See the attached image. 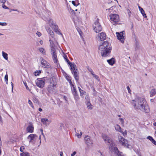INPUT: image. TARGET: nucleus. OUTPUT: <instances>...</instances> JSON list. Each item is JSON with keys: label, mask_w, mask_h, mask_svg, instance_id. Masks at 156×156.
<instances>
[{"label": "nucleus", "mask_w": 156, "mask_h": 156, "mask_svg": "<svg viewBox=\"0 0 156 156\" xmlns=\"http://www.w3.org/2000/svg\"><path fill=\"white\" fill-rule=\"evenodd\" d=\"M133 101H135L134 106L136 110H140L146 113L149 111L148 106L147 105L145 99L142 98H137Z\"/></svg>", "instance_id": "f257e3e1"}, {"label": "nucleus", "mask_w": 156, "mask_h": 156, "mask_svg": "<svg viewBox=\"0 0 156 156\" xmlns=\"http://www.w3.org/2000/svg\"><path fill=\"white\" fill-rule=\"evenodd\" d=\"M94 30L96 33H98L102 30V27L99 22L98 19L95 21L93 25Z\"/></svg>", "instance_id": "f03ea898"}, {"label": "nucleus", "mask_w": 156, "mask_h": 156, "mask_svg": "<svg viewBox=\"0 0 156 156\" xmlns=\"http://www.w3.org/2000/svg\"><path fill=\"white\" fill-rule=\"evenodd\" d=\"M49 42L50 45L51 49H58V48L61 49L55 39H51L49 37Z\"/></svg>", "instance_id": "7ed1b4c3"}, {"label": "nucleus", "mask_w": 156, "mask_h": 156, "mask_svg": "<svg viewBox=\"0 0 156 156\" xmlns=\"http://www.w3.org/2000/svg\"><path fill=\"white\" fill-rule=\"evenodd\" d=\"M102 138L104 140L105 143L107 142L108 144L107 143V144L108 145L109 147H112L113 145L112 142V140L109 138V137L106 134H103L102 135Z\"/></svg>", "instance_id": "20e7f679"}, {"label": "nucleus", "mask_w": 156, "mask_h": 156, "mask_svg": "<svg viewBox=\"0 0 156 156\" xmlns=\"http://www.w3.org/2000/svg\"><path fill=\"white\" fill-rule=\"evenodd\" d=\"M116 34L118 39L122 43H123L125 37V34H124V31L121 32L119 33L117 32Z\"/></svg>", "instance_id": "39448f33"}, {"label": "nucleus", "mask_w": 156, "mask_h": 156, "mask_svg": "<svg viewBox=\"0 0 156 156\" xmlns=\"http://www.w3.org/2000/svg\"><path fill=\"white\" fill-rule=\"evenodd\" d=\"M119 141L120 143L124 146H126L129 148L128 145L127 144V140L123 137L120 136L119 137Z\"/></svg>", "instance_id": "423d86ee"}, {"label": "nucleus", "mask_w": 156, "mask_h": 156, "mask_svg": "<svg viewBox=\"0 0 156 156\" xmlns=\"http://www.w3.org/2000/svg\"><path fill=\"white\" fill-rule=\"evenodd\" d=\"M111 49H103L101 52V55L102 57H105L108 56L111 52Z\"/></svg>", "instance_id": "0eeeda50"}, {"label": "nucleus", "mask_w": 156, "mask_h": 156, "mask_svg": "<svg viewBox=\"0 0 156 156\" xmlns=\"http://www.w3.org/2000/svg\"><path fill=\"white\" fill-rule=\"evenodd\" d=\"M111 48L109 45L108 42L105 41L100 45L98 49H111Z\"/></svg>", "instance_id": "6e6552de"}, {"label": "nucleus", "mask_w": 156, "mask_h": 156, "mask_svg": "<svg viewBox=\"0 0 156 156\" xmlns=\"http://www.w3.org/2000/svg\"><path fill=\"white\" fill-rule=\"evenodd\" d=\"M109 16L111 21L114 23H117L119 20V16L117 14H111Z\"/></svg>", "instance_id": "1a4fd4ad"}, {"label": "nucleus", "mask_w": 156, "mask_h": 156, "mask_svg": "<svg viewBox=\"0 0 156 156\" xmlns=\"http://www.w3.org/2000/svg\"><path fill=\"white\" fill-rule=\"evenodd\" d=\"M45 83V80L44 79H40L36 82V84L37 86L40 88H42L44 86Z\"/></svg>", "instance_id": "9d476101"}, {"label": "nucleus", "mask_w": 156, "mask_h": 156, "mask_svg": "<svg viewBox=\"0 0 156 156\" xmlns=\"http://www.w3.org/2000/svg\"><path fill=\"white\" fill-rule=\"evenodd\" d=\"M41 63L42 64V66L45 68H49L50 67L49 64L42 58H40Z\"/></svg>", "instance_id": "9b49d317"}, {"label": "nucleus", "mask_w": 156, "mask_h": 156, "mask_svg": "<svg viewBox=\"0 0 156 156\" xmlns=\"http://www.w3.org/2000/svg\"><path fill=\"white\" fill-rule=\"evenodd\" d=\"M51 52L52 58L54 62L55 63H57V62H58V61L57 59V57L55 49H52Z\"/></svg>", "instance_id": "f8f14e48"}, {"label": "nucleus", "mask_w": 156, "mask_h": 156, "mask_svg": "<svg viewBox=\"0 0 156 156\" xmlns=\"http://www.w3.org/2000/svg\"><path fill=\"white\" fill-rule=\"evenodd\" d=\"M84 140L86 144L89 146H90L93 144V140L89 136H86L84 138Z\"/></svg>", "instance_id": "ddd939ff"}, {"label": "nucleus", "mask_w": 156, "mask_h": 156, "mask_svg": "<svg viewBox=\"0 0 156 156\" xmlns=\"http://www.w3.org/2000/svg\"><path fill=\"white\" fill-rule=\"evenodd\" d=\"M97 38L99 41H103L106 38V34L105 33L103 32H102L100 34H98Z\"/></svg>", "instance_id": "4468645a"}, {"label": "nucleus", "mask_w": 156, "mask_h": 156, "mask_svg": "<svg viewBox=\"0 0 156 156\" xmlns=\"http://www.w3.org/2000/svg\"><path fill=\"white\" fill-rule=\"evenodd\" d=\"M74 22L75 26L77 27V28H80L82 25V22L81 21L77 18L74 19Z\"/></svg>", "instance_id": "2eb2a0df"}, {"label": "nucleus", "mask_w": 156, "mask_h": 156, "mask_svg": "<svg viewBox=\"0 0 156 156\" xmlns=\"http://www.w3.org/2000/svg\"><path fill=\"white\" fill-rule=\"evenodd\" d=\"M37 136V135L35 134H30L27 137V139H30L29 142L34 144V141L35 138Z\"/></svg>", "instance_id": "dca6fc26"}, {"label": "nucleus", "mask_w": 156, "mask_h": 156, "mask_svg": "<svg viewBox=\"0 0 156 156\" xmlns=\"http://www.w3.org/2000/svg\"><path fill=\"white\" fill-rule=\"evenodd\" d=\"M72 73L73 74L75 80L77 81L79 79L78 76L79 73L77 69H74V70L72 72Z\"/></svg>", "instance_id": "f3484780"}, {"label": "nucleus", "mask_w": 156, "mask_h": 156, "mask_svg": "<svg viewBox=\"0 0 156 156\" xmlns=\"http://www.w3.org/2000/svg\"><path fill=\"white\" fill-rule=\"evenodd\" d=\"M114 151L115 154L117 155L116 156H123V155L122 154V152H120L119 151L117 147H114Z\"/></svg>", "instance_id": "a211bd4d"}, {"label": "nucleus", "mask_w": 156, "mask_h": 156, "mask_svg": "<svg viewBox=\"0 0 156 156\" xmlns=\"http://www.w3.org/2000/svg\"><path fill=\"white\" fill-rule=\"evenodd\" d=\"M50 80L51 86L53 87L55 86L56 85V79L55 78L52 77L50 79Z\"/></svg>", "instance_id": "6ab92c4d"}, {"label": "nucleus", "mask_w": 156, "mask_h": 156, "mask_svg": "<svg viewBox=\"0 0 156 156\" xmlns=\"http://www.w3.org/2000/svg\"><path fill=\"white\" fill-rule=\"evenodd\" d=\"M27 131L28 132H29L30 133H32L34 132V127L32 125H29L27 128Z\"/></svg>", "instance_id": "aec40b11"}, {"label": "nucleus", "mask_w": 156, "mask_h": 156, "mask_svg": "<svg viewBox=\"0 0 156 156\" xmlns=\"http://www.w3.org/2000/svg\"><path fill=\"white\" fill-rule=\"evenodd\" d=\"M54 27L52 28L55 31L56 33L57 34H60V35H62V34L60 32V30L58 28L57 25H56V26H54Z\"/></svg>", "instance_id": "412c9836"}, {"label": "nucleus", "mask_w": 156, "mask_h": 156, "mask_svg": "<svg viewBox=\"0 0 156 156\" xmlns=\"http://www.w3.org/2000/svg\"><path fill=\"white\" fill-rule=\"evenodd\" d=\"M107 62L109 65L113 66L115 63V59L112 58L110 59L107 60Z\"/></svg>", "instance_id": "4be33fe9"}, {"label": "nucleus", "mask_w": 156, "mask_h": 156, "mask_svg": "<svg viewBox=\"0 0 156 156\" xmlns=\"http://www.w3.org/2000/svg\"><path fill=\"white\" fill-rule=\"evenodd\" d=\"M49 24L51 26V27L52 28L54 27V26H56L57 25L54 22L53 20L52 19H50L49 21Z\"/></svg>", "instance_id": "5701e85b"}, {"label": "nucleus", "mask_w": 156, "mask_h": 156, "mask_svg": "<svg viewBox=\"0 0 156 156\" xmlns=\"http://www.w3.org/2000/svg\"><path fill=\"white\" fill-rule=\"evenodd\" d=\"M48 32L49 34L50 37H49L51 38L50 37L52 38L51 39H54V33L51 30L49 29L48 31Z\"/></svg>", "instance_id": "b1692460"}, {"label": "nucleus", "mask_w": 156, "mask_h": 156, "mask_svg": "<svg viewBox=\"0 0 156 156\" xmlns=\"http://www.w3.org/2000/svg\"><path fill=\"white\" fill-rule=\"evenodd\" d=\"M156 94V90L154 89H151L150 92V96L152 97L154 96Z\"/></svg>", "instance_id": "393cba45"}, {"label": "nucleus", "mask_w": 156, "mask_h": 156, "mask_svg": "<svg viewBox=\"0 0 156 156\" xmlns=\"http://www.w3.org/2000/svg\"><path fill=\"white\" fill-rule=\"evenodd\" d=\"M69 65L70 66V69L71 72L73 71L74 69L76 70V65L75 64H73L71 63V64H69Z\"/></svg>", "instance_id": "a878e982"}, {"label": "nucleus", "mask_w": 156, "mask_h": 156, "mask_svg": "<svg viewBox=\"0 0 156 156\" xmlns=\"http://www.w3.org/2000/svg\"><path fill=\"white\" fill-rule=\"evenodd\" d=\"M87 105V108L88 109H92V105L91 104V103L90 102V101H87V104H86Z\"/></svg>", "instance_id": "bb28decb"}, {"label": "nucleus", "mask_w": 156, "mask_h": 156, "mask_svg": "<svg viewBox=\"0 0 156 156\" xmlns=\"http://www.w3.org/2000/svg\"><path fill=\"white\" fill-rule=\"evenodd\" d=\"M115 129L117 131L122 132L121 128V127L118 125H117L115 126Z\"/></svg>", "instance_id": "cd10ccee"}, {"label": "nucleus", "mask_w": 156, "mask_h": 156, "mask_svg": "<svg viewBox=\"0 0 156 156\" xmlns=\"http://www.w3.org/2000/svg\"><path fill=\"white\" fill-rule=\"evenodd\" d=\"M20 156H30L28 152H23L20 154Z\"/></svg>", "instance_id": "c85d7f7f"}, {"label": "nucleus", "mask_w": 156, "mask_h": 156, "mask_svg": "<svg viewBox=\"0 0 156 156\" xmlns=\"http://www.w3.org/2000/svg\"><path fill=\"white\" fill-rule=\"evenodd\" d=\"M72 4L75 6L78 5L80 3H79L78 0H76V1H73L72 2Z\"/></svg>", "instance_id": "c756f323"}, {"label": "nucleus", "mask_w": 156, "mask_h": 156, "mask_svg": "<svg viewBox=\"0 0 156 156\" xmlns=\"http://www.w3.org/2000/svg\"><path fill=\"white\" fill-rule=\"evenodd\" d=\"M2 56L5 60H8V54L4 51L2 52Z\"/></svg>", "instance_id": "7c9ffc66"}, {"label": "nucleus", "mask_w": 156, "mask_h": 156, "mask_svg": "<svg viewBox=\"0 0 156 156\" xmlns=\"http://www.w3.org/2000/svg\"><path fill=\"white\" fill-rule=\"evenodd\" d=\"M140 12L141 14L145 18H147V16L145 13L144 11V10L143 9H141L140 10Z\"/></svg>", "instance_id": "2f4dec72"}, {"label": "nucleus", "mask_w": 156, "mask_h": 156, "mask_svg": "<svg viewBox=\"0 0 156 156\" xmlns=\"http://www.w3.org/2000/svg\"><path fill=\"white\" fill-rule=\"evenodd\" d=\"M71 89L73 94H77L76 90L74 87H73V88L71 87Z\"/></svg>", "instance_id": "473e14b6"}, {"label": "nucleus", "mask_w": 156, "mask_h": 156, "mask_svg": "<svg viewBox=\"0 0 156 156\" xmlns=\"http://www.w3.org/2000/svg\"><path fill=\"white\" fill-rule=\"evenodd\" d=\"M74 96V98L75 99L76 101H77L79 99V97L77 94H73Z\"/></svg>", "instance_id": "72a5a7b5"}, {"label": "nucleus", "mask_w": 156, "mask_h": 156, "mask_svg": "<svg viewBox=\"0 0 156 156\" xmlns=\"http://www.w3.org/2000/svg\"><path fill=\"white\" fill-rule=\"evenodd\" d=\"M33 101L34 103L37 104H39V101L36 98L34 97L33 98Z\"/></svg>", "instance_id": "f704fd0d"}, {"label": "nucleus", "mask_w": 156, "mask_h": 156, "mask_svg": "<svg viewBox=\"0 0 156 156\" xmlns=\"http://www.w3.org/2000/svg\"><path fill=\"white\" fill-rule=\"evenodd\" d=\"M82 132L81 131L80 132V134L79 133H76V136L78 138H80L81 137V136L82 135Z\"/></svg>", "instance_id": "c9c22d12"}, {"label": "nucleus", "mask_w": 156, "mask_h": 156, "mask_svg": "<svg viewBox=\"0 0 156 156\" xmlns=\"http://www.w3.org/2000/svg\"><path fill=\"white\" fill-rule=\"evenodd\" d=\"M41 73V70L36 71L34 73V74L35 76H37Z\"/></svg>", "instance_id": "e433bc0d"}, {"label": "nucleus", "mask_w": 156, "mask_h": 156, "mask_svg": "<svg viewBox=\"0 0 156 156\" xmlns=\"http://www.w3.org/2000/svg\"><path fill=\"white\" fill-rule=\"evenodd\" d=\"M48 120V119L46 118H44L42 119H41V122H42L44 124H45L46 122Z\"/></svg>", "instance_id": "4c0bfd02"}, {"label": "nucleus", "mask_w": 156, "mask_h": 156, "mask_svg": "<svg viewBox=\"0 0 156 156\" xmlns=\"http://www.w3.org/2000/svg\"><path fill=\"white\" fill-rule=\"evenodd\" d=\"M93 77H94L98 81H99L100 79L98 76L94 74L92 75Z\"/></svg>", "instance_id": "58836bf2"}, {"label": "nucleus", "mask_w": 156, "mask_h": 156, "mask_svg": "<svg viewBox=\"0 0 156 156\" xmlns=\"http://www.w3.org/2000/svg\"><path fill=\"white\" fill-rule=\"evenodd\" d=\"M64 58L66 59V62H67V63H68V64H71V62H70L69 61V60L67 58V57L66 56H65L64 57Z\"/></svg>", "instance_id": "ea45409f"}, {"label": "nucleus", "mask_w": 156, "mask_h": 156, "mask_svg": "<svg viewBox=\"0 0 156 156\" xmlns=\"http://www.w3.org/2000/svg\"><path fill=\"white\" fill-rule=\"evenodd\" d=\"M28 102V104L31 106V107L33 109H34V107L32 101L30 100H29Z\"/></svg>", "instance_id": "a19ab883"}, {"label": "nucleus", "mask_w": 156, "mask_h": 156, "mask_svg": "<svg viewBox=\"0 0 156 156\" xmlns=\"http://www.w3.org/2000/svg\"><path fill=\"white\" fill-rule=\"evenodd\" d=\"M5 80L7 84H8V76L7 74H6L5 76Z\"/></svg>", "instance_id": "79ce46f5"}, {"label": "nucleus", "mask_w": 156, "mask_h": 156, "mask_svg": "<svg viewBox=\"0 0 156 156\" xmlns=\"http://www.w3.org/2000/svg\"><path fill=\"white\" fill-rule=\"evenodd\" d=\"M66 80H67V81L69 82L71 81V77L68 75L66 76Z\"/></svg>", "instance_id": "37998d69"}, {"label": "nucleus", "mask_w": 156, "mask_h": 156, "mask_svg": "<svg viewBox=\"0 0 156 156\" xmlns=\"http://www.w3.org/2000/svg\"><path fill=\"white\" fill-rule=\"evenodd\" d=\"M40 51L43 55L45 54V51L44 49H39Z\"/></svg>", "instance_id": "c03bdc74"}, {"label": "nucleus", "mask_w": 156, "mask_h": 156, "mask_svg": "<svg viewBox=\"0 0 156 156\" xmlns=\"http://www.w3.org/2000/svg\"><path fill=\"white\" fill-rule=\"evenodd\" d=\"M7 25V23L5 22L1 23L0 22V25L2 26H6Z\"/></svg>", "instance_id": "a18cd8bd"}, {"label": "nucleus", "mask_w": 156, "mask_h": 156, "mask_svg": "<svg viewBox=\"0 0 156 156\" xmlns=\"http://www.w3.org/2000/svg\"><path fill=\"white\" fill-rule=\"evenodd\" d=\"M85 99L87 100V101H90V99L89 96L88 95H87L85 97Z\"/></svg>", "instance_id": "49530a36"}, {"label": "nucleus", "mask_w": 156, "mask_h": 156, "mask_svg": "<svg viewBox=\"0 0 156 156\" xmlns=\"http://www.w3.org/2000/svg\"><path fill=\"white\" fill-rule=\"evenodd\" d=\"M113 9V6H112L109 9H106V10L108 11V12H111L112 11L111 10H112Z\"/></svg>", "instance_id": "de8ad7c7"}, {"label": "nucleus", "mask_w": 156, "mask_h": 156, "mask_svg": "<svg viewBox=\"0 0 156 156\" xmlns=\"http://www.w3.org/2000/svg\"><path fill=\"white\" fill-rule=\"evenodd\" d=\"M147 139L150 140L151 141L153 139V137L150 136H148L147 137Z\"/></svg>", "instance_id": "09e8293b"}, {"label": "nucleus", "mask_w": 156, "mask_h": 156, "mask_svg": "<svg viewBox=\"0 0 156 156\" xmlns=\"http://www.w3.org/2000/svg\"><path fill=\"white\" fill-rule=\"evenodd\" d=\"M25 149V148L23 146H21L20 148V151L21 152H23V150Z\"/></svg>", "instance_id": "8fccbe9b"}, {"label": "nucleus", "mask_w": 156, "mask_h": 156, "mask_svg": "<svg viewBox=\"0 0 156 156\" xmlns=\"http://www.w3.org/2000/svg\"><path fill=\"white\" fill-rule=\"evenodd\" d=\"M127 12L129 15V17H130L131 16V11L129 9H127Z\"/></svg>", "instance_id": "3c124183"}, {"label": "nucleus", "mask_w": 156, "mask_h": 156, "mask_svg": "<svg viewBox=\"0 0 156 156\" xmlns=\"http://www.w3.org/2000/svg\"><path fill=\"white\" fill-rule=\"evenodd\" d=\"M2 7L3 8L5 9H9L8 7L5 6L4 4H3L2 5Z\"/></svg>", "instance_id": "603ef678"}, {"label": "nucleus", "mask_w": 156, "mask_h": 156, "mask_svg": "<svg viewBox=\"0 0 156 156\" xmlns=\"http://www.w3.org/2000/svg\"><path fill=\"white\" fill-rule=\"evenodd\" d=\"M36 34L38 37H40L41 35V33L38 31H37L36 32Z\"/></svg>", "instance_id": "864d4df0"}, {"label": "nucleus", "mask_w": 156, "mask_h": 156, "mask_svg": "<svg viewBox=\"0 0 156 156\" xmlns=\"http://www.w3.org/2000/svg\"><path fill=\"white\" fill-rule=\"evenodd\" d=\"M88 71H89L91 73V74H92V75L93 74H94V72H93V71L92 69L91 68H90V69H89V70H88Z\"/></svg>", "instance_id": "5fc2aeb1"}, {"label": "nucleus", "mask_w": 156, "mask_h": 156, "mask_svg": "<svg viewBox=\"0 0 156 156\" xmlns=\"http://www.w3.org/2000/svg\"><path fill=\"white\" fill-rule=\"evenodd\" d=\"M126 88H127V89L128 90V92L130 93L131 92V90H130V89L129 88V87L128 86H127L126 87Z\"/></svg>", "instance_id": "6e6d98bb"}, {"label": "nucleus", "mask_w": 156, "mask_h": 156, "mask_svg": "<svg viewBox=\"0 0 156 156\" xmlns=\"http://www.w3.org/2000/svg\"><path fill=\"white\" fill-rule=\"evenodd\" d=\"M85 92L82 90V91H81V92H80V95L81 96H82L83 94H84V93Z\"/></svg>", "instance_id": "4d7b16f0"}, {"label": "nucleus", "mask_w": 156, "mask_h": 156, "mask_svg": "<svg viewBox=\"0 0 156 156\" xmlns=\"http://www.w3.org/2000/svg\"><path fill=\"white\" fill-rule=\"evenodd\" d=\"M119 120L121 122L122 124H123L124 123V120L122 118H119Z\"/></svg>", "instance_id": "13d9d810"}, {"label": "nucleus", "mask_w": 156, "mask_h": 156, "mask_svg": "<svg viewBox=\"0 0 156 156\" xmlns=\"http://www.w3.org/2000/svg\"><path fill=\"white\" fill-rule=\"evenodd\" d=\"M69 83L70 84V85L71 87H74V85H73V84L72 83L71 81H70L69 82Z\"/></svg>", "instance_id": "bf43d9fd"}, {"label": "nucleus", "mask_w": 156, "mask_h": 156, "mask_svg": "<svg viewBox=\"0 0 156 156\" xmlns=\"http://www.w3.org/2000/svg\"><path fill=\"white\" fill-rule=\"evenodd\" d=\"M151 142L154 144L156 145V141L154 139L152 140Z\"/></svg>", "instance_id": "052dcab7"}, {"label": "nucleus", "mask_w": 156, "mask_h": 156, "mask_svg": "<svg viewBox=\"0 0 156 156\" xmlns=\"http://www.w3.org/2000/svg\"><path fill=\"white\" fill-rule=\"evenodd\" d=\"M11 11H17L19 12L18 9H13L11 10L10 11V12Z\"/></svg>", "instance_id": "680f3d73"}, {"label": "nucleus", "mask_w": 156, "mask_h": 156, "mask_svg": "<svg viewBox=\"0 0 156 156\" xmlns=\"http://www.w3.org/2000/svg\"><path fill=\"white\" fill-rule=\"evenodd\" d=\"M76 153V151H74L73 153L71 154V156H74L75 155Z\"/></svg>", "instance_id": "e2e57ef3"}, {"label": "nucleus", "mask_w": 156, "mask_h": 156, "mask_svg": "<svg viewBox=\"0 0 156 156\" xmlns=\"http://www.w3.org/2000/svg\"><path fill=\"white\" fill-rule=\"evenodd\" d=\"M24 83V84L26 87V88L27 89H29V87H28L27 85V83H26V82L25 83Z\"/></svg>", "instance_id": "0e129e2a"}, {"label": "nucleus", "mask_w": 156, "mask_h": 156, "mask_svg": "<svg viewBox=\"0 0 156 156\" xmlns=\"http://www.w3.org/2000/svg\"><path fill=\"white\" fill-rule=\"evenodd\" d=\"M0 2L3 3V4H4L5 2V0H0Z\"/></svg>", "instance_id": "69168bd1"}, {"label": "nucleus", "mask_w": 156, "mask_h": 156, "mask_svg": "<svg viewBox=\"0 0 156 156\" xmlns=\"http://www.w3.org/2000/svg\"><path fill=\"white\" fill-rule=\"evenodd\" d=\"M98 152L100 154L101 156H104V155H103L100 151H98Z\"/></svg>", "instance_id": "338daca9"}, {"label": "nucleus", "mask_w": 156, "mask_h": 156, "mask_svg": "<svg viewBox=\"0 0 156 156\" xmlns=\"http://www.w3.org/2000/svg\"><path fill=\"white\" fill-rule=\"evenodd\" d=\"M63 98L66 101H67V97L66 96H64V97H63Z\"/></svg>", "instance_id": "774afa93"}]
</instances>
